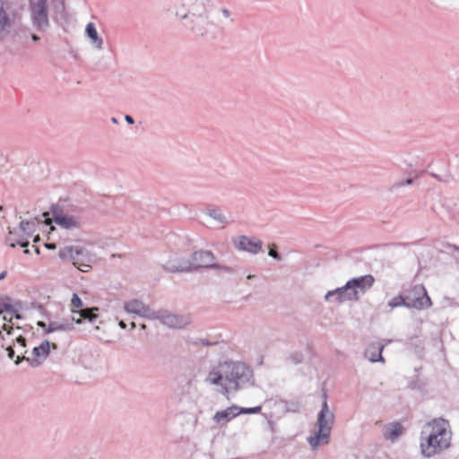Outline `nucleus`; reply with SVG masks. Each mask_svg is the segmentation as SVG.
Returning a JSON list of instances; mask_svg holds the SVG:
<instances>
[{
	"label": "nucleus",
	"mask_w": 459,
	"mask_h": 459,
	"mask_svg": "<svg viewBox=\"0 0 459 459\" xmlns=\"http://www.w3.org/2000/svg\"><path fill=\"white\" fill-rule=\"evenodd\" d=\"M204 382L220 386L219 390L229 398L230 394L254 385L253 370L245 363L226 360L219 363L205 377Z\"/></svg>",
	"instance_id": "nucleus-1"
},
{
	"label": "nucleus",
	"mask_w": 459,
	"mask_h": 459,
	"mask_svg": "<svg viewBox=\"0 0 459 459\" xmlns=\"http://www.w3.org/2000/svg\"><path fill=\"white\" fill-rule=\"evenodd\" d=\"M449 423L444 419H436L427 423L421 431L420 448L425 457H431L450 446Z\"/></svg>",
	"instance_id": "nucleus-2"
},
{
	"label": "nucleus",
	"mask_w": 459,
	"mask_h": 459,
	"mask_svg": "<svg viewBox=\"0 0 459 459\" xmlns=\"http://www.w3.org/2000/svg\"><path fill=\"white\" fill-rule=\"evenodd\" d=\"M374 281V277L370 274L352 278L344 286L327 291L324 299L326 302L338 304L357 301L360 294L372 287Z\"/></svg>",
	"instance_id": "nucleus-3"
},
{
	"label": "nucleus",
	"mask_w": 459,
	"mask_h": 459,
	"mask_svg": "<svg viewBox=\"0 0 459 459\" xmlns=\"http://www.w3.org/2000/svg\"><path fill=\"white\" fill-rule=\"evenodd\" d=\"M326 394H324L322 409L317 415L314 429L307 437V441L312 450H316L321 445L329 443L333 425L334 423V413L329 409Z\"/></svg>",
	"instance_id": "nucleus-4"
},
{
	"label": "nucleus",
	"mask_w": 459,
	"mask_h": 459,
	"mask_svg": "<svg viewBox=\"0 0 459 459\" xmlns=\"http://www.w3.org/2000/svg\"><path fill=\"white\" fill-rule=\"evenodd\" d=\"M211 0H188L189 18L193 22L192 30L201 35L207 32L204 25H209V7Z\"/></svg>",
	"instance_id": "nucleus-5"
},
{
	"label": "nucleus",
	"mask_w": 459,
	"mask_h": 459,
	"mask_svg": "<svg viewBox=\"0 0 459 459\" xmlns=\"http://www.w3.org/2000/svg\"><path fill=\"white\" fill-rule=\"evenodd\" d=\"M58 255L62 260L71 261L82 272H89L91 268L92 255L82 246H66L59 250Z\"/></svg>",
	"instance_id": "nucleus-6"
},
{
	"label": "nucleus",
	"mask_w": 459,
	"mask_h": 459,
	"mask_svg": "<svg viewBox=\"0 0 459 459\" xmlns=\"http://www.w3.org/2000/svg\"><path fill=\"white\" fill-rule=\"evenodd\" d=\"M38 224L39 221L36 219L29 221L22 220L18 229H8L9 231L6 242L11 247H14L17 244L22 247H27L29 246L28 238L32 237Z\"/></svg>",
	"instance_id": "nucleus-7"
},
{
	"label": "nucleus",
	"mask_w": 459,
	"mask_h": 459,
	"mask_svg": "<svg viewBox=\"0 0 459 459\" xmlns=\"http://www.w3.org/2000/svg\"><path fill=\"white\" fill-rule=\"evenodd\" d=\"M191 272L200 268H212L225 273H231V268L217 264L214 254L210 250H198L194 252L190 257Z\"/></svg>",
	"instance_id": "nucleus-8"
},
{
	"label": "nucleus",
	"mask_w": 459,
	"mask_h": 459,
	"mask_svg": "<svg viewBox=\"0 0 459 459\" xmlns=\"http://www.w3.org/2000/svg\"><path fill=\"white\" fill-rule=\"evenodd\" d=\"M30 11L33 27L39 31L47 30L49 27L47 0H31Z\"/></svg>",
	"instance_id": "nucleus-9"
},
{
	"label": "nucleus",
	"mask_w": 459,
	"mask_h": 459,
	"mask_svg": "<svg viewBox=\"0 0 459 459\" xmlns=\"http://www.w3.org/2000/svg\"><path fill=\"white\" fill-rule=\"evenodd\" d=\"M404 296L406 299V307L425 309L431 307L432 302L427 294L425 287L421 284L413 286Z\"/></svg>",
	"instance_id": "nucleus-10"
},
{
	"label": "nucleus",
	"mask_w": 459,
	"mask_h": 459,
	"mask_svg": "<svg viewBox=\"0 0 459 459\" xmlns=\"http://www.w3.org/2000/svg\"><path fill=\"white\" fill-rule=\"evenodd\" d=\"M154 315V319L170 329H183L191 323L189 316L175 314L169 310L155 311Z\"/></svg>",
	"instance_id": "nucleus-11"
},
{
	"label": "nucleus",
	"mask_w": 459,
	"mask_h": 459,
	"mask_svg": "<svg viewBox=\"0 0 459 459\" xmlns=\"http://www.w3.org/2000/svg\"><path fill=\"white\" fill-rule=\"evenodd\" d=\"M51 212L53 218L47 219V224H50L54 221L56 225L65 230H76L81 228L82 220L80 217L65 213L59 207H53Z\"/></svg>",
	"instance_id": "nucleus-12"
},
{
	"label": "nucleus",
	"mask_w": 459,
	"mask_h": 459,
	"mask_svg": "<svg viewBox=\"0 0 459 459\" xmlns=\"http://www.w3.org/2000/svg\"><path fill=\"white\" fill-rule=\"evenodd\" d=\"M0 315H3L2 330L6 332V335L13 334V324L12 323V316L14 315L16 319H21L22 316L18 312V308L15 306L11 305L0 299Z\"/></svg>",
	"instance_id": "nucleus-13"
},
{
	"label": "nucleus",
	"mask_w": 459,
	"mask_h": 459,
	"mask_svg": "<svg viewBox=\"0 0 459 459\" xmlns=\"http://www.w3.org/2000/svg\"><path fill=\"white\" fill-rule=\"evenodd\" d=\"M124 309L129 314H134L150 320L154 319L155 311L140 299H131L124 304Z\"/></svg>",
	"instance_id": "nucleus-14"
},
{
	"label": "nucleus",
	"mask_w": 459,
	"mask_h": 459,
	"mask_svg": "<svg viewBox=\"0 0 459 459\" xmlns=\"http://www.w3.org/2000/svg\"><path fill=\"white\" fill-rule=\"evenodd\" d=\"M232 242L238 250L253 255L258 254L263 247V242L261 240H255L243 235L234 238Z\"/></svg>",
	"instance_id": "nucleus-15"
},
{
	"label": "nucleus",
	"mask_w": 459,
	"mask_h": 459,
	"mask_svg": "<svg viewBox=\"0 0 459 459\" xmlns=\"http://www.w3.org/2000/svg\"><path fill=\"white\" fill-rule=\"evenodd\" d=\"M164 270L169 273H188L191 272L190 259L175 256L162 264Z\"/></svg>",
	"instance_id": "nucleus-16"
},
{
	"label": "nucleus",
	"mask_w": 459,
	"mask_h": 459,
	"mask_svg": "<svg viewBox=\"0 0 459 459\" xmlns=\"http://www.w3.org/2000/svg\"><path fill=\"white\" fill-rule=\"evenodd\" d=\"M13 24V17L5 10L3 0H0V40L10 35Z\"/></svg>",
	"instance_id": "nucleus-17"
},
{
	"label": "nucleus",
	"mask_w": 459,
	"mask_h": 459,
	"mask_svg": "<svg viewBox=\"0 0 459 459\" xmlns=\"http://www.w3.org/2000/svg\"><path fill=\"white\" fill-rule=\"evenodd\" d=\"M50 347L57 349L56 343L50 344L48 341H44L39 346L35 347L32 351V358H30V360H28L30 365L32 367L40 365L48 358Z\"/></svg>",
	"instance_id": "nucleus-18"
},
{
	"label": "nucleus",
	"mask_w": 459,
	"mask_h": 459,
	"mask_svg": "<svg viewBox=\"0 0 459 459\" xmlns=\"http://www.w3.org/2000/svg\"><path fill=\"white\" fill-rule=\"evenodd\" d=\"M197 382L195 376H192L186 382V385L183 387V394L181 402L183 403L186 398H189L195 407L197 406V401L200 397V394L197 388Z\"/></svg>",
	"instance_id": "nucleus-19"
},
{
	"label": "nucleus",
	"mask_w": 459,
	"mask_h": 459,
	"mask_svg": "<svg viewBox=\"0 0 459 459\" xmlns=\"http://www.w3.org/2000/svg\"><path fill=\"white\" fill-rule=\"evenodd\" d=\"M97 311H99V307H97L82 308L79 310L72 309V321L76 324H82V320H87L91 323L98 317V315L96 314Z\"/></svg>",
	"instance_id": "nucleus-20"
},
{
	"label": "nucleus",
	"mask_w": 459,
	"mask_h": 459,
	"mask_svg": "<svg viewBox=\"0 0 459 459\" xmlns=\"http://www.w3.org/2000/svg\"><path fill=\"white\" fill-rule=\"evenodd\" d=\"M20 331V327L16 328V331L14 330V333L13 335L15 336V342L13 343L15 352L18 353L16 359L14 360V363L16 365H19L22 360H30L29 357H26L25 354L27 353L26 351V340L24 337L22 336V334H17L16 332Z\"/></svg>",
	"instance_id": "nucleus-21"
},
{
	"label": "nucleus",
	"mask_w": 459,
	"mask_h": 459,
	"mask_svg": "<svg viewBox=\"0 0 459 459\" xmlns=\"http://www.w3.org/2000/svg\"><path fill=\"white\" fill-rule=\"evenodd\" d=\"M403 425L396 421L385 424L382 430L385 439L392 442L397 440L403 434Z\"/></svg>",
	"instance_id": "nucleus-22"
},
{
	"label": "nucleus",
	"mask_w": 459,
	"mask_h": 459,
	"mask_svg": "<svg viewBox=\"0 0 459 459\" xmlns=\"http://www.w3.org/2000/svg\"><path fill=\"white\" fill-rule=\"evenodd\" d=\"M238 415V406L232 405L223 411H217L213 415L212 420L217 424L225 425L227 422L231 420Z\"/></svg>",
	"instance_id": "nucleus-23"
},
{
	"label": "nucleus",
	"mask_w": 459,
	"mask_h": 459,
	"mask_svg": "<svg viewBox=\"0 0 459 459\" xmlns=\"http://www.w3.org/2000/svg\"><path fill=\"white\" fill-rule=\"evenodd\" d=\"M384 348V344L380 342H373L367 347L365 351V357L368 359L371 362H384V358L382 357V351Z\"/></svg>",
	"instance_id": "nucleus-24"
},
{
	"label": "nucleus",
	"mask_w": 459,
	"mask_h": 459,
	"mask_svg": "<svg viewBox=\"0 0 459 459\" xmlns=\"http://www.w3.org/2000/svg\"><path fill=\"white\" fill-rule=\"evenodd\" d=\"M455 204L452 201L444 200L441 202L442 209L432 207L433 212L444 221L454 220L453 208Z\"/></svg>",
	"instance_id": "nucleus-25"
},
{
	"label": "nucleus",
	"mask_w": 459,
	"mask_h": 459,
	"mask_svg": "<svg viewBox=\"0 0 459 459\" xmlns=\"http://www.w3.org/2000/svg\"><path fill=\"white\" fill-rule=\"evenodd\" d=\"M85 33L96 49L101 50L103 48V39L99 36L94 23L90 22L86 25Z\"/></svg>",
	"instance_id": "nucleus-26"
},
{
	"label": "nucleus",
	"mask_w": 459,
	"mask_h": 459,
	"mask_svg": "<svg viewBox=\"0 0 459 459\" xmlns=\"http://www.w3.org/2000/svg\"><path fill=\"white\" fill-rule=\"evenodd\" d=\"M205 215L214 221L217 224L222 225V227L230 223L228 216L219 207L208 209L205 212Z\"/></svg>",
	"instance_id": "nucleus-27"
},
{
	"label": "nucleus",
	"mask_w": 459,
	"mask_h": 459,
	"mask_svg": "<svg viewBox=\"0 0 459 459\" xmlns=\"http://www.w3.org/2000/svg\"><path fill=\"white\" fill-rule=\"evenodd\" d=\"M173 14L176 18H178L180 21L190 19L188 0H181L175 3Z\"/></svg>",
	"instance_id": "nucleus-28"
},
{
	"label": "nucleus",
	"mask_w": 459,
	"mask_h": 459,
	"mask_svg": "<svg viewBox=\"0 0 459 459\" xmlns=\"http://www.w3.org/2000/svg\"><path fill=\"white\" fill-rule=\"evenodd\" d=\"M74 329V323L69 321H52L48 324L46 333H50L56 331L69 332Z\"/></svg>",
	"instance_id": "nucleus-29"
},
{
	"label": "nucleus",
	"mask_w": 459,
	"mask_h": 459,
	"mask_svg": "<svg viewBox=\"0 0 459 459\" xmlns=\"http://www.w3.org/2000/svg\"><path fill=\"white\" fill-rule=\"evenodd\" d=\"M387 305L392 309L402 306L406 307V299L403 295H397L390 299Z\"/></svg>",
	"instance_id": "nucleus-30"
},
{
	"label": "nucleus",
	"mask_w": 459,
	"mask_h": 459,
	"mask_svg": "<svg viewBox=\"0 0 459 459\" xmlns=\"http://www.w3.org/2000/svg\"><path fill=\"white\" fill-rule=\"evenodd\" d=\"M82 306H83V302L81 299V298L76 293H74L72 299H71L72 309H74V310H77L76 308L82 309Z\"/></svg>",
	"instance_id": "nucleus-31"
},
{
	"label": "nucleus",
	"mask_w": 459,
	"mask_h": 459,
	"mask_svg": "<svg viewBox=\"0 0 459 459\" xmlns=\"http://www.w3.org/2000/svg\"><path fill=\"white\" fill-rule=\"evenodd\" d=\"M261 410H262L261 406H256V407H252V408H243V407L238 406V415L241 414V413H244V414H255V413L260 412Z\"/></svg>",
	"instance_id": "nucleus-32"
},
{
	"label": "nucleus",
	"mask_w": 459,
	"mask_h": 459,
	"mask_svg": "<svg viewBox=\"0 0 459 459\" xmlns=\"http://www.w3.org/2000/svg\"><path fill=\"white\" fill-rule=\"evenodd\" d=\"M437 4L444 7H453L459 4V0H435Z\"/></svg>",
	"instance_id": "nucleus-33"
},
{
	"label": "nucleus",
	"mask_w": 459,
	"mask_h": 459,
	"mask_svg": "<svg viewBox=\"0 0 459 459\" xmlns=\"http://www.w3.org/2000/svg\"><path fill=\"white\" fill-rule=\"evenodd\" d=\"M412 184V179L411 178H408L406 179L405 181H399V182H396L393 187L394 188H400L403 186H409V185H411Z\"/></svg>",
	"instance_id": "nucleus-34"
},
{
	"label": "nucleus",
	"mask_w": 459,
	"mask_h": 459,
	"mask_svg": "<svg viewBox=\"0 0 459 459\" xmlns=\"http://www.w3.org/2000/svg\"><path fill=\"white\" fill-rule=\"evenodd\" d=\"M275 246L273 245L272 247L270 248L269 252H268V255L270 256H272L273 258L278 260V261H281V255L277 253V251L274 249Z\"/></svg>",
	"instance_id": "nucleus-35"
},
{
	"label": "nucleus",
	"mask_w": 459,
	"mask_h": 459,
	"mask_svg": "<svg viewBox=\"0 0 459 459\" xmlns=\"http://www.w3.org/2000/svg\"><path fill=\"white\" fill-rule=\"evenodd\" d=\"M6 351L8 358L13 359L14 357V354L16 353L13 344H8V346L6 347Z\"/></svg>",
	"instance_id": "nucleus-36"
},
{
	"label": "nucleus",
	"mask_w": 459,
	"mask_h": 459,
	"mask_svg": "<svg viewBox=\"0 0 459 459\" xmlns=\"http://www.w3.org/2000/svg\"><path fill=\"white\" fill-rule=\"evenodd\" d=\"M56 12H65V3L63 0H59V4L56 6Z\"/></svg>",
	"instance_id": "nucleus-37"
},
{
	"label": "nucleus",
	"mask_w": 459,
	"mask_h": 459,
	"mask_svg": "<svg viewBox=\"0 0 459 459\" xmlns=\"http://www.w3.org/2000/svg\"><path fill=\"white\" fill-rule=\"evenodd\" d=\"M221 14L225 18H230V10H228L226 8L221 10Z\"/></svg>",
	"instance_id": "nucleus-38"
},
{
	"label": "nucleus",
	"mask_w": 459,
	"mask_h": 459,
	"mask_svg": "<svg viewBox=\"0 0 459 459\" xmlns=\"http://www.w3.org/2000/svg\"><path fill=\"white\" fill-rule=\"evenodd\" d=\"M125 119H126V121L128 124H130V125H133V124L134 123V118H133L131 116H129V115H126V116L125 117Z\"/></svg>",
	"instance_id": "nucleus-39"
},
{
	"label": "nucleus",
	"mask_w": 459,
	"mask_h": 459,
	"mask_svg": "<svg viewBox=\"0 0 459 459\" xmlns=\"http://www.w3.org/2000/svg\"><path fill=\"white\" fill-rule=\"evenodd\" d=\"M37 325H38L39 327L43 328L45 331L48 329V325H47L46 323H44V322H42V321H39V322L37 323Z\"/></svg>",
	"instance_id": "nucleus-40"
},
{
	"label": "nucleus",
	"mask_w": 459,
	"mask_h": 459,
	"mask_svg": "<svg viewBox=\"0 0 459 459\" xmlns=\"http://www.w3.org/2000/svg\"><path fill=\"white\" fill-rule=\"evenodd\" d=\"M118 325L122 328V329H126V324L124 322V321H119L118 323Z\"/></svg>",
	"instance_id": "nucleus-41"
},
{
	"label": "nucleus",
	"mask_w": 459,
	"mask_h": 459,
	"mask_svg": "<svg viewBox=\"0 0 459 459\" xmlns=\"http://www.w3.org/2000/svg\"><path fill=\"white\" fill-rule=\"evenodd\" d=\"M31 39H32V40H34V41H39V36H37L36 34H32V35H31Z\"/></svg>",
	"instance_id": "nucleus-42"
},
{
	"label": "nucleus",
	"mask_w": 459,
	"mask_h": 459,
	"mask_svg": "<svg viewBox=\"0 0 459 459\" xmlns=\"http://www.w3.org/2000/svg\"><path fill=\"white\" fill-rule=\"evenodd\" d=\"M6 273H6L5 271H4V272H2V273H0V281H2L3 279H4V277L6 276Z\"/></svg>",
	"instance_id": "nucleus-43"
},
{
	"label": "nucleus",
	"mask_w": 459,
	"mask_h": 459,
	"mask_svg": "<svg viewBox=\"0 0 459 459\" xmlns=\"http://www.w3.org/2000/svg\"><path fill=\"white\" fill-rule=\"evenodd\" d=\"M47 247L48 249H54L56 247L55 244H47Z\"/></svg>",
	"instance_id": "nucleus-44"
},
{
	"label": "nucleus",
	"mask_w": 459,
	"mask_h": 459,
	"mask_svg": "<svg viewBox=\"0 0 459 459\" xmlns=\"http://www.w3.org/2000/svg\"><path fill=\"white\" fill-rule=\"evenodd\" d=\"M130 326H131V328H132V329H134V328L136 327V325H135V323H134V322H132V323L130 324Z\"/></svg>",
	"instance_id": "nucleus-45"
},
{
	"label": "nucleus",
	"mask_w": 459,
	"mask_h": 459,
	"mask_svg": "<svg viewBox=\"0 0 459 459\" xmlns=\"http://www.w3.org/2000/svg\"><path fill=\"white\" fill-rule=\"evenodd\" d=\"M141 329H143V330L146 329V325L143 324V325H141Z\"/></svg>",
	"instance_id": "nucleus-46"
},
{
	"label": "nucleus",
	"mask_w": 459,
	"mask_h": 459,
	"mask_svg": "<svg viewBox=\"0 0 459 459\" xmlns=\"http://www.w3.org/2000/svg\"><path fill=\"white\" fill-rule=\"evenodd\" d=\"M111 120H112V122H113V123H117V118H116V117H112V119H111Z\"/></svg>",
	"instance_id": "nucleus-47"
},
{
	"label": "nucleus",
	"mask_w": 459,
	"mask_h": 459,
	"mask_svg": "<svg viewBox=\"0 0 459 459\" xmlns=\"http://www.w3.org/2000/svg\"><path fill=\"white\" fill-rule=\"evenodd\" d=\"M39 239V236H36L35 238H34V241H38Z\"/></svg>",
	"instance_id": "nucleus-48"
},
{
	"label": "nucleus",
	"mask_w": 459,
	"mask_h": 459,
	"mask_svg": "<svg viewBox=\"0 0 459 459\" xmlns=\"http://www.w3.org/2000/svg\"><path fill=\"white\" fill-rule=\"evenodd\" d=\"M0 336L4 341V336L2 334V331H0Z\"/></svg>",
	"instance_id": "nucleus-49"
},
{
	"label": "nucleus",
	"mask_w": 459,
	"mask_h": 459,
	"mask_svg": "<svg viewBox=\"0 0 459 459\" xmlns=\"http://www.w3.org/2000/svg\"><path fill=\"white\" fill-rule=\"evenodd\" d=\"M268 424H269V426H270L271 428H273V423H272V421H268Z\"/></svg>",
	"instance_id": "nucleus-50"
},
{
	"label": "nucleus",
	"mask_w": 459,
	"mask_h": 459,
	"mask_svg": "<svg viewBox=\"0 0 459 459\" xmlns=\"http://www.w3.org/2000/svg\"><path fill=\"white\" fill-rule=\"evenodd\" d=\"M35 251H36V253H37V254H39V248H38V247H36V248H35Z\"/></svg>",
	"instance_id": "nucleus-51"
},
{
	"label": "nucleus",
	"mask_w": 459,
	"mask_h": 459,
	"mask_svg": "<svg viewBox=\"0 0 459 459\" xmlns=\"http://www.w3.org/2000/svg\"><path fill=\"white\" fill-rule=\"evenodd\" d=\"M29 252H30V251H29V249H25V250H24V253H25V254H29Z\"/></svg>",
	"instance_id": "nucleus-52"
},
{
	"label": "nucleus",
	"mask_w": 459,
	"mask_h": 459,
	"mask_svg": "<svg viewBox=\"0 0 459 459\" xmlns=\"http://www.w3.org/2000/svg\"><path fill=\"white\" fill-rule=\"evenodd\" d=\"M253 277H254L253 275H248L247 279H252Z\"/></svg>",
	"instance_id": "nucleus-53"
},
{
	"label": "nucleus",
	"mask_w": 459,
	"mask_h": 459,
	"mask_svg": "<svg viewBox=\"0 0 459 459\" xmlns=\"http://www.w3.org/2000/svg\"><path fill=\"white\" fill-rule=\"evenodd\" d=\"M4 207L2 205H0V211H3Z\"/></svg>",
	"instance_id": "nucleus-54"
},
{
	"label": "nucleus",
	"mask_w": 459,
	"mask_h": 459,
	"mask_svg": "<svg viewBox=\"0 0 459 459\" xmlns=\"http://www.w3.org/2000/svg\"><path fill=\"white\" fill-rule=\"evenodd\" d=\"M455 250H459V247H455Z\"/></svg>",
	"instance_id": "nucleus-55"
},
{
	"label": "nucleus",
	"mask_w": 459,
	"mask_h": 459,
	"mask_svg": "<svg viewBox=\"0 0 459 459\" xmlns=\"http://www.w3.org/2000/svg\"><path fill=\"white\" fill-rule=\"evenodd\" d=\"M456 260H457V262L459 263V258H457Z\"/></svg>",
	"instance_id": "nucleus-56"
}]
</instances>
